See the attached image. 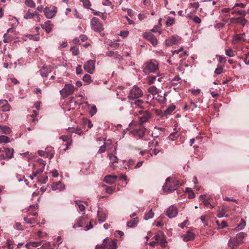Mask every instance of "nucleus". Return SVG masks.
I'll list each match as a JSON object with an SVG mask.
<instances>
[{
    "instance_id": "f257e3e1",
    "label": "nucleus",
    "mask_w": 249,
    "mask_h": 249,
    "mask_svg": "<svg viewBox=\"0 0 249 249\" xmlns=\"http://www.w3.org/2000/svg\"><path fill=\"white\" fill-rule=\"evenodd\" d=\"M170 178H168L165 180V183L163 186L162 188L164 192L171 193L173 191L176 190L178 186V184L175 181H171Z\"/></svg>"
},
{
    "instance_id": "f03ea898",
    "label": "nucleus",
    "mask_w": 249,
    "mask_h": 249,
    "mask_svg": "<svg viewBox=\"0 0 249 249\" xmlns=\"http://www.w3.org/2000/svg\"><path fill=\"white\" fill-rule=\"evenodd\" d=\"M143 95V92L138 87L134 86L130 90L128 98L130 100H134L141 97Z\"/></svg>"
},
{
    "instance_id": "7ed1b4c3",
    "label": "nucleus",
    "mask_w": 249,
    "mask_h": 249,
    "mask_svg": "<svg viewBox=\"0 0 249 249\" xmlns=\"http://www.w3.org/2000/svg\"><path fill=\"white\" fill-rule=\"evenodd\" d=\"M158 62L155 60H152L145 64L144 71L147 72H154L158 69Z\"/></svg>"
},
{
    "instance_id": "20e7f679",
    "label": "nucleus",
    "mask_w": 249,
    "mask_h": 249,
    "mask_svg": "<svg viewBox=\"0 0 249 249\" xmlns=\"http://www.w3.org/2000/svg\"><path fill=\"white\" fill-rule=\"evenodd\" d=\"M76 88L71 84H66L64 87L60 90V93L63 97H67L73 94Z\"/></svg>"
},
{
    "instance_id": "39448f33",
    "label": "nucleus",
    "mask_w": 249,
    "mask_h": 249,
    "mask_svg": "<svg viewBox=\"0 0 249 249\" xmlns=\"http://www.w3.org/2000/svg\"><path fill=\"white\" fill-rule=\"evenodd\" d=\"M91 28L97 32H101L104 30V26L102 22L97 18L94 17L90 21Z\"/></svg>"
},
{
    "instance_id": "423d86ee",
    "label": "nucleus",
    "mask_w": 249,
    "mask_h": 249,
    "mask_svg": "<svg viewBox=\"0 0 249 249\" xmlns=\"http://www.w3.org/2000/svg\"><path fill=\"white\" fill-rule=\"evenodd\" d=\"M95 60H88L84 65V70L90 74L93 73L95 71Z\"/></svg>"
},
{
    "instance_id": "0eeeda50",
    "label": "nucleus",
    "mask_w": 249,
    "mask_h": 249,
    "mask_svg": "<svg viewBox=\"0 0 249 249\" xmlns=\"http://www.w3.org/2000/svg\"><path fill=\"white\" fill-rule=\"evenodd\" d=\"M243 242L240 241L237 238L234 237H230L228 245L231 249H236L240 245L243 244Z\"/></svg>"
},
{
    "instance_id": "6e6552de",
    "label": "nucleus",
    "mask_w": 249,
    "mask_h": 249,
    "mask_svg": "<svg viewBox=\"0 0 249 249\" xmlns=\"http://www.w3.org/2000/svg\"><path fill=\"white\" fill-rule=\"evenodd\" d=\"M178 214V209L174 205L169 206L166 212V215L170 218L175 217Z\"/></svg>"
},
{
    "instance_id": "1a4fd4ad",
    "label": "nucleus",
    "mask_w": 249,
    "mask_h": 249,
    "mask_svg": "<svg viewBox=\"0 0 249 249\" xmlns=\"http://www.w3.org/2000/svg\"><path fill=\"white\" fill-rule=\"evenodd\" d=\"M57 12V8L55 6H53L52 9H50L49 7H46L44 9V13L48 18H53L56 15Z\"/></svg>"
},
{
    "instance_id": "9d476101",
    "label": "nucleus",
    "mask_w": 249,
    "mask_h": 249,
    "mask_svg": "<svg viewBox=\"0 0 249 249\" xmlns=\"http://www.w3.org/2000/svg\"><path fill=\"white\" fill-rule=\"evenodd\" d=\"M181 40V37L178 36H173L170 38L165 40L166 45L170 46L173 45L177 44Z\"/></svg>"
},
{
    "instance_id": "9b49d317",
    "label": "nucleus",
    "mask_w": 249,
    "mask_h": 249,
    "mask_svg": "<svg viewBox=\"0 0 249 249\" xmlns=\"http://www.w3.org/2000/svg\"><path fill=\"white\" fill-rule=\"evenodd\" d=\"M139 112L141 115H142L139 117V122L141 124L147 122L150 117V113L147 111H143L140 110Z\"/></svg>"
},
{
    "instance_id": "f8f14e48",
    "label": "nucleus",
    "mask_w": 249,
    "mask_h": 249,
    "mask_svg": "<svg viewBox=\"0 0 249 249\" xmlns=\"http://www.w3.org/2000/svg\"><path fill=\"white\" fill-rule=\"evenodd\" d=\"M107 238H105L103 241L104 246L107 249H117V241L115 239L107 242Z\"/></svg>"
},
{
    "instance_id": "ddd939ff",
    "label": "nucleus",
    "mask_w": 249,
    "mask_h": 249,
    "mask_svg": "<svg viewBox=\"0 0 249 249\" xmlns=\"http://www.w3.org/2000/svg\"><path fill=\"white\" fill-rule=\"evenodd\" d=\"M52 71V67L51 66L44 65L39 70V73L42 77H46Z\"/></svg>"
},
{
    "instance_id": "4468645a",
    "label": "nucleus",
    "mask_w": 249,
    "mask_h": 249,
    "mask_svg": "<svg viewBox=\"0 0 249 249\" xmlns=\"http://www.w3.org/2000/svg\"><path fill=\"white\" fill-rule=\"evenodd\" d=\"M51 187L53 191H62L65 188V185L60 181L53 183Z\"/></svg>"
},
{
    "instance_id": "2eb2a0df",
    "label": "nucleus",
    "mask_w": 249,
    "mask_h": 249,
    "mask_svg": "<svg viewBox=\"0 0 249 249\" xmlns=\"http://www.w3.org/2000/svg\"><path fill=\"white\" fill-rule=\"evenodd\" d=\"M143 37L149 41L154 46L157 45L158 40L155 36L152 34L145 33L143 35Z\"/></svg>"
},
{
    "instance_id": "dca6fc26",
    "label": "nucleus",
    "mask_w": 249,
    "mask_h": 249,
    "mask_svg": "<svg viewBox=\"0 0 249 249\" xmlns=\"http://www.w3.org/2000/svg\"><path fill=\"white\" fill-rule=\"evenodd\" d=\"M97 217L100 223L105 222L107 217V212L105 211H98Z\"/></svg>"
},
{
    "instance_id": "f3484780",
    "label": "nucleus",
    "mask_w": 249,
    "mask_h": 249,
    "mask_svg": "<svg viewBox=\"0 0 249 249\" xmlns=\"http://www.w3.org/2000/svg\"><path fill=\"white\" fill-rule=\"evenodd\" d=\"M10 109V106L6 100H0V109L2 111H8Z\"/></svg>"
},
{
    "instance_id": "a211bd4d",
    "label": "nucleus",
    "mask_w": 249,
    "mask_h": 249,
    "mask_svg": "<svg viewBox=\"0 0 249 249\" xmlns=\"http://www.w3.org/2000/svg\"><path fill=\"white\" fill-rule=\"evenodd\" d=\"M108 157L110 160V166L113 169L116 168L117 166L115 164L118 163V158L112 154H109Z\"/></svg>"
},
{
    "instance_id": "6ab92c4d",
    "label": "nucleus",
    "mask_w": 249,
    "mask_h": 249,
    "mask_svg": "<svg viewBox=\"0 0 249 249\" xmlns=\"http://www.w3.org/2000/svg\"><path fill=\"white\" fill-rule=\"evenodd\" d=\"M154 239L157 243L163 246L166 243L165 239L163 238L162 233H158L154 236Z\"/></svg>"
},
{
    "instance_id": "aec40b11",
    "label": "nucleus",
    "mask_w": 249,
    "mask_h": 249,
    "mask_svg": "<svg viewBox=\"0 0 249 249\" xmlns=\"http://www.w3.org/2000/svg\"><path fill=\"white\" fill-rule=\"evenodd\" d=\"M117 178V177L116 176L109 175L106 176L104 178V179L103 180L104 182H105L107 183L112 184L115 182Z\"/></svg>"
},
{
    "instance_id": "412c9836",
    "label": "nucleus",
    "mask_w": 249,
    "mask_h": 249,
    "mask_svg": "<svg viewBox=\"0 0 249 249\" xmlns=\"http://www.w3.org/2000/svg\"><path fill=\"white\" fill-rule=\"evenodd\" d=\"M131 133L134 136L138 137L139 138L142 139L145 135V130L143 128L135 129L132 131Z\"/></svg>"
},
{
    "instance_id": "4be33fe9",
    "label": "nucleus",
    "mask_w": 249,
    "mask_h": 249,
    "mask_svg": "<svg viewBox=\"0 0 249 249\" xmlns=\"http://www.w3.org/2000/svg\"><path fill=\"white\" fill-rule=\"evenodd\" d=\"M40 246H41V243L40 242H30L25 245V247L28 249H43L42 247H41L40 248L36 249V248Z\"/></svg>"
},
{
    "instance_id": "5701e85b",
    "label": "nucleus",
    "mask_w": 249,
    "mask_h": 249,
    "mask_svg": "<svg viewBox=\"0 0 249 249\" xmlns=\"http://www.w3.org/2000/svg\"><path fill=\"white\" fill-rule=\"evenodd\" d=\"M41 27L47 32V33H49L52 29L51 21L48 20L44 23V24L41 25Z\"/></svg>"
},
{
    "instance_id": "b1692460",
    "label": "nucleus",
    "mask_w": 249,
    "mask_h": 249,
    "mask_svg": "<svg viewBox=\"0 0 249 249\" xmlns=\"http://www.w3.org/2000/svg\"><path fill=\"white\" fill-rule=\"evenodd\" d=\"M181 80L180 78L178 76H176L174 77L171 81V85L172 86H175L177 88L178 87V86L181 84Z\"/></svg>"
},
{
    "instance_id": "393cba45",
    "label": "nucleus",
    "mask_w": 249,
    "mask_h": 249,
    "mask_svg": "<svg viewBox=\"0 0 249 249\" xmlns=\"http://www.w3.org/2000/svg\"><path fill=\"white\" fill-rule=\"evenodd\" d=\"M183 240L185 242H187L194 239V234L193 232L188 231L186 234L183 235Z\"/></svg>"
},
{
    "instance_id": "a878e982",
    "label": "nucleus",
    "mask_w": 249,
    "mask_h": 249,
    "mask_svg": "<svg viewBox=\"0 0 249 249\" xmlns=\"http://www.w3.org/2000/svg\"><path fill=\"white\" fill-rule=\"evenodd\" d=\"M0 132L5 134H9L11 132V129L7 126L0 125Z\"/></svg>"
},
{
    "instance_id": "bb28decb",
    "label": "nucleus",
    "mask_w": 249,
    "mask_h": 249,
    "mask_svg": "<svg viewBox=\"0 0 249 249\" xmlns=\"http://www.w3.org/2000/svg\"><path fill=\"white\" fill-rule=\"evenodd\" d=\"M245 34H239L235 36L232 40V43L236 44L240 41H245V39H244L242 37V36L244 35Z\"/></svg>"
},
{
    "instance_id": "cd10ccee",
    "label": "nucleus",
    "mask_w": 249,
    "mask_h": 249,
    "mask_svg": "<svg viewBox=\"0 0 249 249\" xmlns=\"http://www.w3.org/2000/svg\"><path fill=\"white\" fill-rule=\"evenodd\" d=\"M246 222L243 219H241V223L238 225V226L233 229L235 231H238L243 230L246 226Z\"/></svg>"
},
{
    "instance_id": "c85d7f7f",
    "label": "nucleus",
    "mask_w": 249,
    "mask_h": 249,
    "mask_svg": "<svg viewBox=\"0 0 249 249\" xmlns=\"http://www.w3.org/2000/svg\"><path fill=\"white\" fill-rule=\"evenodd\" d=\"M84 220V218L83 216H81L79 219L76 222V223L73 225V228L75 229L77 227H83V221Z\"/></svg>"
},
{
    "instance_id": "c756f323",
    "label": "nucleus",
    "mask_w": 249,
    "mask_h": 249,
    "mask_svg": "<svg viewBox=\"0 0 249 249\" xmlns=\"http://www.w3.org/2000/svg\"><path fill=\"white\" fill-rule=\"evenodd\" d=\"M138 223V218H134L130 221L127 222V225L129 228H133L137 225Z\"/></svg>"
},
{
    "instance_id": "7c9ffc66",
    "label": "nucleus",
    "mask_w": 249,
    "mask_h": 249,
    "mask_svg": "<svg viewBox=\"0 0 249 249\" xmlns=\"http://www.w3.org/2000/svg\"><path fill=\"white\" fill-rule=\"evenodd\" d=\"M13 152L14 150L13 149H10V148H6L5 149V158L8 159H11L13 156Z\"/></svg>"
},
{
    "instance_id": "2f4dec72",
    "label": "nucleus",
    "mask_w": 249,
    "mask_h": 249,
    "mask_svg": "<svg viewBox=\"0 0 249 249\" xmlns=\"http://www.w3.org/2000/svg\"><path fill=\"white\" fill-rule=\"evenodd\" d=\"M35 16V12H31L30 10H29L27 13L24 15L23 18L24 19H28L32 18Z\"/></svg>"
},
{
    "instance_id": "473e14b6",
    "label": "nucleus",
    "mask_w": 249,
    "mask_h": 249,
    "mask_svg": "<svg viewBox=\"0 0 249 249\" xmlns=\"http://www.w3.org/2000/svg\"><path fill=\"white\" fill-rule=\"evenodd\" d=\"M83 80L87 84H89L92 82L91 76L88 74H86L84 75Z\"/></svg>"
},
{
    "instance_id": "72a5a7b5",
    "label": "nucleus",
    "mask_w": 249,
    "mask_h": 249,
    "mask_svg": "<svg viewBox=\"0 0 249 249\" xmlns=\"http://www.w3.org/2000/svg\"><path fill=\"white\" fill-rule=\"evenodd\" d=\"M180 135V133L178 131L172 133L168 137V139L171 141H174L176 138L178 137Z\"/></svg>"
},
{
    "instance_id": "f704fd0d",
    "label": "nucleus",
    "mask_w": 249,
    "mask_h": 249,
    "mask_svg": "<svg viewBox=\"0 0 249 249\" xmlns=\"http://www.w3.org/2000/svg\"><path fill=\"white\" fill-rule=\"evenodd\" d=\"M246 236H247V234L246 233L244 232H240L237 233L235 236V237L236 238H237L240 241L243 242V240Z\"/></svg>"
},
{
    "instance_id": "c9c22d12",
    "label": "nucleus",
    "mask_w": 249,
    "mask_h": 249,
    "mask_svg": "<svg viewBox=\"0 0 249 249\" xmlns=\"http://www.w3.org/2000/svg\"><path fill=\"white\" fill-rule=\"evenodd\" d=\"M226 210L225 208H222L221 210H219L217 214V216L219 218H222L224 216L227 217L228 215H225Z\"/></svg>"
},
{
    "instance_id": "e433bc0d",
    "label": "nucleus",
    "mask_w": 249,
    "mask_h": 249,
    "mask_svg": "<svg viewBox=\"0 0 249 249\" xmlns=\"http://www.w3.org/2000/svg\"><path fill=\"white\" fill-rule=\"evenodd\" d=\"M175 108L176 107L175 105H171L164 111L165 114L166 115L170 114L175 110Z\"/></svg>"
},
{
    "instance_id": "4c0bfd02",
    "label": "nucleus",
    "mask_w": 249,
    "mask_h": 249,
    "mask_svg": "<svg viewBox=\"0 0 249 249\" xmlns=\"http://www.w3.org/2000/svg\"><path fill=\"white\" fill-rule=\"evenodd\" d=\"M154 215V213L152 210H150L147 213H146L144 216V219L145 220H147L153 217Z\"/></svg>"
},
{
    "instance_id": "58836bf2",
    "label": "nucleus",
    "mask_w": 249,
    "mask_h": 249,
    "mask_svg": "<svg viewBox=\"0 0 249 249\" xmlns=\"http://www.w3.org/2000/svg\"><path fill=\"white\" fill-rule=\"evenodd\" d=\"M25 4L31 8H34L36 7V3L33 0H25Z\"/></svg>"
},
{
    "instance_id": "ea45409f",
    "label": "nucleus",
    "mask_w": 249,
    "mask_h": 249,
    "mask_svg": "<svg viewBox=\"0 0 249 249\" xmlns=\"http://www.w3.org/2000/svg\"><path fill=\"white\" fill-rule=\"evenodd\" d=\"M157 76L150 75L147 77V82L149 84H152L157 80Z\"/></svg>"
},
{
    "instance_id": "a19ab883",
    "label": "nucleus",
    "mask_w": 249,
    "mask_h": 249,
    "mask_svg": "<svg viewBox=\"0 0 249 249\" xmlns=\"http://www.w3.org/2000/svg\"><path fill=\"white\" fill-rule=\"evenodd\" d=\"M231 13L232 15L237 14L238 15H242L243 16H245L247 14V12L245 10H238V11L235 10V11L231 12Z\"/></svg>"
},
{
    "instance_id": "79ce46f5",
    "label": "nucleus",
    "mask_w": 249,
    "mask_h": 249,
    "mask_svg": "<svg viewBox=\"0 0 249 249\" xmlns=\"http://www.w3.org/2000/svg\"><path fill=\"white\" fill-rule=\"evenodd\" d=\"M9 142H10L9 138L7 136L4 135L0 136V142L8 143Z\"/></svg>"
},
{
    "instance_id": "37998d69",
    "label": "nucleus",
    "mask_w": 249,
    "mask_h": 249,
    "mask_svg": "<svg viewBox=\"0 0 249 249\" xmlns=\"http://www.w3.org/2000/svg\"><path fill=\"white\" fill-rule=\"evenodd\" d=\"M97 109L95 105H92L89 111V114L91 116L94 115L97 112Z\"/></svg>"
},
{
    "instance_id": "c03bdc74",
    "label": "nucleus",
    "mask_w": 249,
    "mask_h": 249,
    "mask_svg": "<svg viewBox=\"0 0 249 249\" xmlns=\"http://www.w3.org/2000/svg\"><path fill=\"white\" fill-rule=\"evenodd\" d=\"M93 14L94 15L98 16L101 17L103 19H106L107 18V16L106 15L99 11H95L93 12Z\"/></svg>"
},
{
    "instance_id": "a18cd8bd",
    "label": "nucleus",
    "mask_w": 249,
    "mask_h": 249,
    "mask_svg": "<svg viewBox=\"0 0 249 249\" xmlns=\"http://www.w3.org/2000/svg\"><path fill=\"white\" fill-rule=\"evenodd\" d=\"M157 89L155 87H151L148 89V91L150 93L154 94V98H157V97H155V95H156V94L157 93Z\"/></svg>"
},
{
    "instance_id": "49530a36",
    "label": "nucleus",
    "mask_w": 249,
    "mask_h": 249,
    "mask_svg": "<svg viewBox=\"0 0 249 249\" xmlns=\"http://www.w3.org/2000/svg\"><path fill=\"white\" fill-rule=\"evenodd\" d=\"M81 1L85 8L90 9L91 4L89 0H81Z\"/></svg>"
},
{
    "instance_id": "de8ad7c7",
    "label": "nucleus",
    "mask_w": 249,
    "mask_h": 249,
    "mask_svg": "<svg viewBox=\"0 0 249 249\" xmlns=\"http://www.w3.org/2000/svg\"><path fill=\"white\" fill-rule=\"evenodd\" d=\"M134 163V161L132 160H129L127 163V166H124V168L125 169H130L132 167Z\"/></svg>"
},
{
    "instance_id": "09e8293b",
    "label": "nucleus",
    "mask_w": 249,
    "mask_h": 249,
    "mask_svg": "<svg viewBox=\"0 0 249 249\" xmlns=\"http://www.w3.org/2000/svg\"><path fill=\"white\" fill-rule=\"evenodd\" d=\"M107 146V142H104V145H103L102 146H101L100 147V148L98 151V153L101 154V153H104L106 151V148Z\"/></svg>"
},
{
    "instance_id": "8fccbe9b",
    "label": "nucleus",
    "mask_w": 249,
    "mask_h": 249,
    "mask_svg": "<svg viewBox=\"0 0 249 249\" xmlns=\"http://www.w3.org/2000/svg\"><path fill=\"white\" fill-rule=\"evenodd\" d=\"M174 21H175L174 18L169 17L168 18L166 22V24L167 26H171L173 24Z\"/></svg>"
},
{
    "instance_id": "3c124183",
    "label": "nucleus",
    "mask_w": 249,
    "mask_h": 249,
    "mask_svg": "<svg viewBox=\"0 0 249 249\" xmlns=\"http://www.w3.org/2000/svg\"><path fill=\"white\" fill-rule=\"evenodd\" d=\"M75 203H76V205H78V208L80 211H81V212L85 211V207L83 204H80V202L78 200L75 201Z\"/></svg>"
},
{
    "instance_id": "603ef678",
    "label": "nucleus",
    "mask_w": 249,
    "mask_h": 249,
    "mask_svg": "<svg viewBox=\"0 0 249 249\" xmlns=\"http://www.w3.org/2000/svg\"><path fill=\"white\" fill-rule=\"evenodd\" d=\"M104 186L106 187L105 190L107 193L109 194H112L113 193L114 191L113 188L112 187L107 186V185H104Z\"/></svg>"
},
{
    "instance_id": "864d4df0",
    "label": "nucleus",
    "mask_w": 249,
    "mask_h": 249,
    "mask_svg": "<svg viewBox=\"0 0 249 249\" xmlns=\"http://www.w3.org/2000/svg\"><path fill=\"white\" fill-rule=\"evenodd\" d=\"M24 220L28 224H33L35 223V219L34 218H30L27 217H24Z\"/></svg>"
},
{
    "instance_id": "5fc2aeb1",
    "label": "nucleus",
    "mask_w": 249,
    "mask_h": 249,
    "mask_svg": "<svg viewBox=\"0 0 249 249\" xmlns=\"http://www.w3.org/2000/svg\"><path fill=\"white\" fill-rule=\"evenodd\" d=\"M68 129L70 130V132L71 133H74L78 135H81L82 133V131H81L80 129H75L73 128H71L70 127H69Z\"/></svg>"
},
{
    "instance_id": "6e6d98bb",
    "label": "nucleus",
    "mask_w": 249,
    "mask_h": 249,
    "mask_svg": "<svg viewBox=\"0 0 249 249\" xmlns=\"http://www.w3.org/2000/svg\"><path fill=\"white\" fill-rule=\"evenodd\" d=\"M71 51H72L73 54L77 55L79 53V50L76 47L73 46L71 48Z\"/></svg>"
},
{
    "instance_id": "4d7b16f0",
    "label": "nucleus",
    "mask_w": 249,
    "mask_h": 249,
    "mask_svg": "<svg viewBox=\"0 0 249 249\" xmlns=\"http://www.w3.org/2000/svg\"><path fill=\"white\" fill-rule=\"evenodd\" d=\"M37 162L39 164V166L40 167V168L43 167V168L45 169L46 163L44 160H43L41 159H39L37 160Z\"/></svg>"
},
{
    "instance_id": "13d9d810",
    "label": "nucleus",
    "mask_w": 249,
    "mask_h": 249,
    "mask_svg": "<svg viewBox=\"0 0 249 249\" xmlns=\"http://www.w3.org/2000/svg\"><path fill=\"white\" fill-rule=\"evenodd\" d=\"M226 54L230 57H232L234 55L232 49H230L226 51Z\"/></svg>"
},
{
    "instance_id": "bf43d9fd",
    "label": "nucleus",
    "mask_w": 249,
    "mask_h": 249,
    "mask_svg": "<svg viewBox=\"0 0 249 249\" xmlns=\"http://www.w3.org/2000/svg\"><path fill=\"white\" fill-rule=\"evenodd\" d=\"M27 37L29 39H33L35 41H38L39 39V37L37 36H33L31 35H29L27 36Z\"/></svg>"
},
{
    "instance_id": "052dcab7",
    "label": "nucleus",
    "mask_w": 249,
    "mask_h": 249,
    "mask_svg": "<svg viewBox=\"0 0 249 249\" xmlns=\"http://www.w3.org/2000/svg\"><path fill=\"white\" fill-rule=\"evenodd\" d=\"M128 34L129 32L128 31H121L119 35L123 37H126L128 36Z\"/></svg>"
},
{
    "instance_id": "680f3d73",
    "label": "nucleus",
    "mask_w": 249,
    "mask_h": 249,
    "mask_svg": "<svg viewBox=\"0 0 249 249\" xmlns=\"http://www.w3.org/2000/svg\"><path fill=\"white\" fill-rule=\"evenodd\" d=\"M223 72V69L221 67H217L214 71V73L216 74H220Z\"/></svg>"
},
{
    "instance_id": "e2e57ef3",
    "label": "nucleus",
    "mask_w": 249,
    "mask_h": 249,
    "mask_svg": "<svg viewBox=\"0 0 249 249\" xmlns=\"http://www.w3.org/2000/svg\"><path fill=\"white\" fill-rule=\"evenodd\" d=\"M38 180L39 182H40L41 183H45L47 180H48V177L47 176H45L42 178L38 177Z\"/></svg>"
},
{
    "instance_id": "0e129e2a",
    "label": "nucleus",
    "mask_w": 249,
    "mask_h": 249,
    "mask_svg": "<svg viewBox=\"0 0 249 249\" xmlns=\"http://www.w3.org/2000/svg\"><path fill=\"white\" fill-rule=\"evenodd\" d=\"M6 244L7 247L8 249H13V248L12 247L13 242L11 240H10V239H8L7 240Z\"/></svg>"
},
{
    "instance_id": "69168bd1",
    "label": "nucleus",
    "mask_w": 249,
    "mask_h": 249,
    "mask_svg": "<svg viewBox=\"0 0 249 249\" xmlns=\"http://www.w3.org/2000/svg\"><path fill=\"white\" fill-rule=\"evenodd\" d=\"M44 170V169L43 168V167L40 168L39 169H37L36 172H34V176H37L38 175L43 172Z\"/></svg>"
},
{
    "instance_id": "338daca9",
    "label": "nucleus",
    "mask_w": 249,
    "mask_h": 249,
    "mask_svg": "<svg viewBox=\"0 0 249 249\" xmlns=\"http://www.w3.org/2000/svg\"><path fill=\"white\" fill-rule=\"evenodd\" d=\"M193 21L196 23H200L201 21V19L197 16H195L192 18Z\"/></svg>"
},
{
    "instance_id": "774afa93",
    "label": "nucleus",
    "mask_w": 249,
    "mask_h": 249,
    "mask_svg": "<svg viewBox=\"0 0 249 249\" xmlns=\"http://www.w3.org/2000/svg\"><path fill=\"white\" fill-rule=\"evenodd\" d=\"M76 72L77 74H79L82 73V70L81 65H78L76 69Z\"/></svg>"
}]
</instances>
